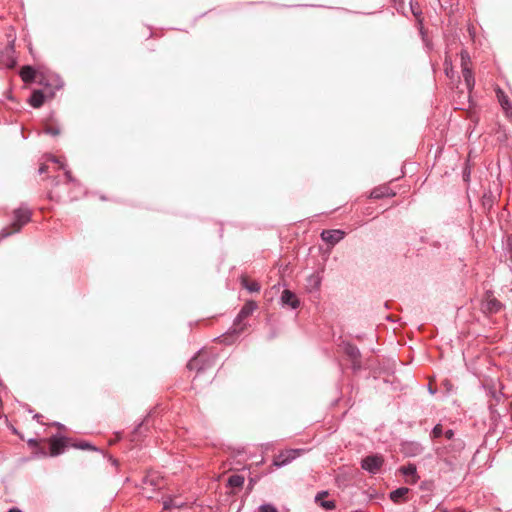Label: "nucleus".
Returning <instances> with one entry per match:
<instances>
[{
  "mask_svg": "<svg viewBox=\"0 0 512 512\" xmlns=\"http://www.w3.org/2000/svg\"><path fill=\"white\" fill-rule=\"evenodd\" d=\"M31 219V211L26 207H20L13 212V222L10 226L4 227L0 231V241L8 236L17 233Z\"/></svg>",
  "mask_w": 512,
  "mask_h": 512,
  "instance_id": "f257e3e1",
  "label": "nucleus"
},
{
  "mask_svg": "<svg viewBox=\"0 0 512 512\" xmlns=\"http://www.w3.org/2000/svg\"><path fill=\"white\" fill-rule=\"evenodd\" d=\"M258 305L255 301H247L238 313L232 327V333L240 334L246 328V324L243 321L248 318L256 309Z\"/></svg>",
  "mask_w": 512,
  "mask_h": 512,
  "instance_id": "f03ea898",
  "label": "nucleus"
},
{
  "mask_svg": "<svg viewBox=\"0 0 512 512\" xmlns=\"http://www.w3.org/2000/svg\"><path fill=\"white\" fill-rule=\"evenodd\" d=\"M384 458L381 455H369L362 459L361 467L362 469L368 471L371 474H376L380 471L383 466Z\"/></svg>",
  "mask_w": 512,
  "mask_h": 512,
  "instance_id": "7ed1b4c3",
  "label": "nucleus"
},
{
  "mask_svg": "<svg viewBox=\"0 0 512 512\" xmlns=\"http://www.w3.org/2000/svg\"><path fill=\"white\" fill-rule=\"evenodd\" d=\"M48 161L53 163V165H54L53 168H56V166H57L59 169L63 170V174L61 176L57 175L53 178L52 182L54 183L55 186L58 185L60 182H63L65 185L75 182L70 171L66 170L64 164L62 162H60L56 157L49 156Z\"/></svg>",
  "mask_w": 512,
  "mask_h": 512,
  "instance_id": "20e7f679",
  "label": "nucleus"
},
{
  "mask_svg": "<svg viewBox=\"0 0 512 512\" xmlns=\"http://www.w3.org/2000/svg\"><path fill=\"white\" fill-rule=\"evenodd\" d=\"M303 452L302 449H289L279 453L274 459V465L281 467L296 459Z\"/></svg>",
  "mask_w": 512,
  "mask_h": 512,
  "instance_id": "39448f33",
  "label": "nucleus"
},
{
  "mask_svg": "<svg viewBox=\"0 0 512 512\" xmlns=\"http://www.w3.org/2000/svg\"><path fill=\"white\" fill-rule=\"evenodd\" d=\"M49 455L57 456L64 452L67 443L64 437L52 436L48 439Z\"/></svg>",
  "mask_w": 512,
  "mask_h": 512,
  "instance_id": "423d86ee",
  "label": "nucleus"
},
{
  "mask_svg": "<svg viewBox=\"0 0 512 512\" xmlns=\"http://www.w3.org/2000/svg\"><path fill=\"white\" fill-rule=\"evenodd\" d=\"M345 236V232L339 229L334 230H324L321 233V238L326 243H329L331 245L337 244L339 241H341Z\"/></svg>",
  "mask_w": 512,
  "mask_h": 512,
  "instance_id": "0eeeda50",
  "label": "nucleus"
},
{
  "mask_svg": "<svg viewBox=\"0 0 512 512\" xmlns=\"http://www.w3.org/2000/svg\"><path fill=\"white\" fill-rule=\"evenodd\" d=\"M344 353L350 358L354 369L360 368V351L359 349L350 344L345 343L343 346Z\"/></svg>",
  "mask_w": 512,
  "mask_h": 512,
  "instance_id": "6e6552de",
  "label": "nucleus"
},
{
  "mask_svg": "<svg viewBox=\"0 0 512 512\" xmlns=\"http://www.w3.org/2000/svg\"><path fill=\"white\" fill-rule=\"evenodd\" d=\"M399 472L405 477V482L408 484H416L419 479L417 468L414 464L400 467Z\"/></svg>",
  "mask_w": 512,
  "mask_h": 512,
  "instance_id": "1a4fd4ad",
  "label": "nucleus"
},
{
  "mask_svg": "<svg viewBox=\"0 0 512 512\" xmlns=\"http://www.w3.org/2000/svg\"><path fill=\"white\" fill-rule=\"evenodd\" d=\"M328 491H320L315 496V502L325 510H334L336 502L334 500H324L328 496Z\"/></svg>",
  "mask_w": 512,
  "mask_h": 512,
  "instance_id": "9d476101",
  "label": "nucleus"
},
{
  "mask_svg": "<svg viewBox=\"0 0 512 512\" xmlns=\"http://www.w3.org/2000/svg\"><path fill=\"white\" fill-rule=\"evenodd\" d=\"M0 64L1 68H14L16 65V59L13 55L12 48L7 49L5 53H0Z\"/></svg>",
  "mask_w": 512,
  "mask_h": 512,
  "instance_id": "9b49d317",
  "label": "nucleus"
},
{
  "mask_svg": "<svg viewBox=\"0 0 512 512\" xmlns=\"http://www.w3.org/2000/svg\"><path fill=\"white\" fill-rule=\"evenodd\" d=\"M281 302L283 305L290 306L292 309H296L300 304L296 295L287 289L282 292Z\"/></svg>",
  "mask_w": 512,
  "mask_h": 512,
  "instance_id": "f8f14e48",
  "label": "nucleus"
},
{
  "mask_svg": "<svg viewBox=\"0 0 512 512\" xmlns=\"http://www.w3.org/2000/svg\"><path fill=\"white\" fill-rule=\"evenodd\" d=\"M422 450V446L417 442H405L402 444V452L409 457L419 455Z\"/></svg>",
  "mask_w": 512,
  "mask_h": 512,
  "instance_id": "ddd939ff",
  "label": "nucleus"
},
{
  "mask_svg": "<svg viewBox=\"0 0 512 512\" xmlns=\"http://www.w3.org/2000/svg\"><path fill=\"white\" fill-rule=\"evenodd\" d=\"M45 100L44 94L40 90H35L30 96L29 103L34 108H39L43 105Z\"/></svg>",
  "mask_w": 512,
  "mask_h": 512,
  "instance_id": "4468645a",
  "label": "nucleus"
},
{
  "mask_svg": "<svg viewBox=\"0 0 512 512\" xmlns=\"http://www.w3.org/2000/svg\"><path fill=\"white\" fill-rule=\"evenodd\" d=\"M241 284L249 292L260 291V284L255 280H250L247 276H241Z\"/></svg>",
  "mask_w": 512,
  "mask_h": 512,
  "instance_id": "2eb2a0df",
  "label": "nucleus"
},
{
  "mask_svg": "<svg viewBox=\"0 0 512 512\" xmlns=\"http://www.w3.org/2000/svg\"><path fill=\"white\" fill-rule=\"evenodd\" d=\"M462 74L468 90L471 91L475 85V78L470 66H465V69L462 70Z\"/></svg>",
  "mask_w": 512,
  "mask_h": 512,
  "instance_id": "dca6fc26",
  "label": "nucleus"
},
{
  "mask_svg": "<svg viewBox=\"0 0 512 512\" xmlns=\"http://www.w3.org/2000/svg\"><path fill=\"white\" fill-rule=\"evenodd\" d=\"M20 77L25 83L33 82L35 79V70L31 66H24L20 70Z\"/></svg>",
  "mask_w": 512,
  "mask_h": 512,
  "instance_id": "f3484780",
  "label": "nucleus"
},
{
  "mask_svg": "<svg viewBox=\"0 0 512 512\" xmlns=\"http://www.w3.org/2000/svg\"><path fill=\"white\" fill-rule=\"evenodd\" d=\"M320 285H321V277L319 276V274L314 273L308 277L307 288L310 292L318 290Z\"/></svg>",
  "mask_w": 512,
  "mask_h": 512,
  "instance_id": "a211bd4d",
  "label": "nucleus"
},
{
  "mask_svg": "<svg viewBox=\"0 0 512 512\" xmlns=\"http://www.w3.org/2000/svg\"><path fill=\"white\" fill-rule=\"evenodd\" d=\"M245 478L242 475L234 474L228 478V486L232 488H241L244 484Z\"/></svg>",
  "mask_w": 512,
  "mask_h": 512,
  "instance_id": "6ab92c4d",
  "label": "nucleus"
},
{
  "mask_svg": "<svg viewBox=\"0 0 512 512\" xmlns=\"http://www.w3.org/2000/svg\"><path fill=\"white\" fill-rule=\"evenodd\" d=\"M409 492V489L406 487L398 488L390 493V499L393 502H400Z\"/></svg>",
  "mask_w": 512,
  "mask_h": 512,
  "instance_id": "aec40b11",
  "label": "nucleus"
},
{
  "mask_svg": "<svg viewBox=\"0 0 512 512\" xmlns=\"http://www.w3.org/2000/svg\"><path fill=\"white\" fill-rule=\"evenodd\" d=\"M502 308V304L496 298H489L486 302V309L490 313H497Z\"/></svg>",
  "mask_w": 512,
  "mask_h": 512,
  "instance_id": "412c9836",
  "label": "nucleus"
},
{
  "mask_svg": "<svg viewBox=\"0 0 512 512\" xmlns=\"http://www.w3.org/2000/svg\"><path fill=\"white\" fill-rule=\"evenodd\" d=\"M145 484H150L151 486L160 489L161 484L159 483V477L156 473H149L144 479Z\"/></svg>",
  "mask_w": 512,
  "mask_h": 512,
  "instance_id": "4be33fe9",
  "label": "nucleus"
},
{
  "mask_svg": "<svg viewBox=\"0 0 512 512\" xmlns=\"http://www.w3.org/2000/svg\"><path fill=\"white\" fill-rule=\"evenodd\" d=\"M200 364H201V355H198L189 361L187 367L189 370H196L197 373H199L200 371H202L204 369L203 366H201Z\"/></svg>",
  "mask_w": 512,
  "mask_h": 512,
  "instance_id": "5701e85b",
  "label": "nucleus"
},
{
  "mask_svg": "<svg viewBox=\"0 0 512 512\" xmlns=\"http://www.w3.org/2000/svg\"><path fill=\"white\" fill-rule=\"evenodd\" d=\"M44 132L52 136H57L60 134L61 129L58 124L48 123L45 125Z\"/></svg>",
  "mask_w": 512,
  "mask_h": 512,
  "instance_id": "b1692460",
  "label": "nucleus"
},
{
  "mask_svg": "<svg viewBox=\"0 0 512 512\" xmlns=\"http://www.w3.org/2000/svg\"><path fill=\"white\" fill-rule=\"evenodd\" d=\"M183 503H179V502H176L174 499L172 498H167L166 500L163 501V508L165 510L167 509H171V508H180L182 507Z\"/></svg>",
  "mask_w": 512,
  "mask_h": 512,
  "instance_id": "393cba45",
  "label": "nucleus"
},
{
  "mask_svg": "<svg viewBox=\"0 0 512 512\" xmlns=\"http://www.w3.org/2000/svg\"><path fill=\"white\" fill-rule=\"evenodd\" d=\"M444 70H445V74L447 75V77H449V78L453 77L454 71H453V67H452V61L448 56H446L445 61H444Z\"/></svg>",
  "mask_w": 512,
  "mask_h": 512,
  "instance_id": "a878e982",
  "label": "nucleus"
},
{
  "mask_svg": "<svg viewBox=\"0 0 512 512\" xmlns=\"http://www.w3.org/2000/svg\"><path fill=\"white\" fill-rule=\"evenodd\" d=\"M443 434V429L441 424H437L431 431V438L436 439L441 437Z\"/></svg>",
  "mask_w": 512,
  "mask_h": 512,
  "instance_id": "bb28decb",
  "label": "nucleus"
},
{
  "mask_svg": "<svg viewBox=\"0 0 512 512\" xmlns=\"http://www.w3.org/2000/svg\"><path fill=\"white\" fill-rule=\"evenodd\" d=\"M470 56L467 51H461V66L462 70L465 69V66H469Z\"/></svg>",
  "mask_w": 512,
  "mask_h": 512,
  "instance_id": "cd10ccee",
  "label": "nucleus"
},
{
  "mask_svg": "<svg viewBox=\"0 0 512 512\" xmlns=\"http://www.w3.org/2000/svg\"><path fill=\"white\" fill-rule=\"evenodd\" d=\"M410 8H411V11H412L413 15L418 18L419 15L421 14V11L419 9L418 3L416 1L414 2V0H411L410 1Z\"/></svg>",
  "mask_w": 512,
  "mask_h": 512,
  "instance_id": "c85d7f7f",
  "label": "nucleus"
},
{
  "mask_svg": "<svg viewBox=\"0 0 512 512\" xmlns=\"http://www.w3.org/2000/svg\"><path fill=\"white\" fill-rule=\"evenodd\" d=\"M260 512H278L275 506L271 504H263L259 507Z\"/></svg>",
  "mask_w": 512,
  "mask_h": 512,
  "instance_id": "c756f323",
  "label": "nucleus"
},
{
  "mask_svg": "<svg viewBox=\"0 0 512 512\" xmlns=\"http://www.w3.org/2000/svg\"><path fill=\"white\" fill-rule=\"evenodd\" d=\"M384 195L385 194L383 192H380V190H378V189H375L371 193V197H373V198H380V197H383Z\"/></svg>",
  "mask_w": 512,
  "mask_h": 512,
  "instance_id": "7c9ffc66",
  "label": "nucleus"
},
{
  "mask_svg": "<svg viewBox=\"0 0 512 512\" xmlns=\"http://www.w3.org/2000/svg\"><path fill=\"white\" fill-rule=\"evenodd\" d=\"M500 103L503 108H507L510 106L509 100L506 97L500 98Z\"/></svg>",
  "mask_w": 512,
  "mask_h": 512,
  "instance_id": "2f4dec72",
  "label": "nucleus"
},
{
  "mask_svg": "<svg viewBox=\"0 0 512 512\" xmlns=\"http://www.w3.org/2000/svg\"><path fill=\"white\" fill-rule=\"evenodd\" d=\"M49 198L51 200H59L61 195L59 193H53V191H50L49 194H48Z\"/></svg>",
  "mask_w": 512,
  "mask_h": 512,
  "instance_id": "473e14b6",
  "label": "nucleus"
},
{
  "mask_svg": "<svg viewBox=\"0 0 512 512\" xmlns=\"http://www.w3.org/2000/svg\"><path fill=\"white\" fill-rule=\"evenodd\" d=\"M49 169H50V166L48 164H43L39 168V173L43 174V173L47 172Z\"/></svg>",
  "mask_w": 512,
  "mask_h": 512,
  "instance_id": "72a5a7b5",
  "label": "nucleus"
},
{
  "mask_svg": "<svg viewBox=\"0 0 512 512\" xmlns=\"http://www.w3.org/2000/svg\"><path fill=\"white\" fill-rule=\"evenodd\" d=\"M444 435L448 440H451L454 437V431L449 429L445 431Z\"/></svg>",
  "mask_w": 512,
  "mask_h": 512,
  "instance_id": "f704fd0d",
  "label": "nucleus"
},
{
  "mask_svg": "<svg viewBox=\"0 0 512 512\" xmlns=\"http://www.w3.org/2000/svg\"><path fill=\"white\" fill-rule=\"evenodd\" d=\"M8 512H21L19 509H10Z\"/></svg>",
  "mask_w": 512,
  "mask_h": 512,
  "instance_id": "c9c22d12",
  "label": "nucleus"
},
{
  "mask_svg": "<svg viewBox=\"0 0 512 512\" xmlns=\"http://www.w3.org/2000/svg\"><path fill=\"white\" fill-rule=\"evenodd\" d=\"M90 445L89 444H84V445H81V448H89Z\"/></svg>",
  "mask_w": 512,
  "mask_h": 512,
  "instance_id": "e433bc0d",
  "label": "nucleus"
},
{
  "mask_svg": "<svg viewBox=\"0 0 512 512\" xmlns=\"http://www.w3.org/2000/svg\"><path fill=\"white\" fill-rule=\"evenodd\" d=\"M393 1H394L395 4L396 3H402V0H393Z\"/></svg>",
  "mask_w": 512,
  "mask_h": 512,
  "instance_id": "4c0bfd02",
  "label": "nucleus"
},
{
  "mask_svg": "<svg viewBox=\"0 0 512 512\" xmlns=\"http://www.w3.org/2000/svg\"><path fill=\"white\" fill-rule=\"evenodd\" d=\"M34 443H35V441H34V440H30V441H29V444H34Z\"/></svg>",
  "mask_w": 512,
  "mask_h": 512,
  "instance_id": "58836bf2",
  "label": "nucleus"
}]
</instances>
